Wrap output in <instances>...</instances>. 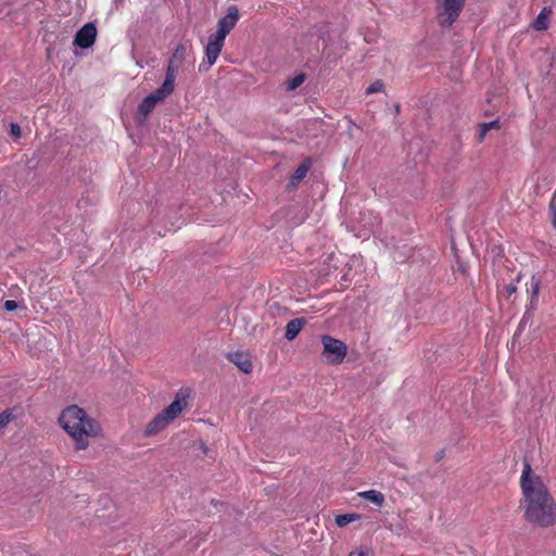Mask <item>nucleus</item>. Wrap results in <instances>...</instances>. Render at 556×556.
Returning a JSON list of instances; mask_svg holds the SVG:
<instances>
[{
    "label": "nucleus",
    "mask_w": 556,
    "mask_h": 556,
    "mask_svg": "<svg viewBox=\"0 0 556 556\" xmlns=\"http://www.w3.org/2000/svg\"><path fill=\"white\" fill-rule=\"evenodd\" d=\"M523 496L529 521L541 527H551L556 523V503L541 477L535 475L527 463H523Z\"/></svg>",
    "instance_id": "obj_1"
},
{
    "label": "nucleus",
    "mask_w": 556,
    "mask_h": 556,
    "mask_svg": "<svg viewBox=\"0 0 556 556\" xmlns=\"http://www.w3.org/2000/svg\"><path fill=\"white\" fill-rule=\"evenodd\" d=\"M59 424L73 439L77 450L87 448L89 440L101 434L100 425L76 405L68 406L61 413Z\"/></svg>",
    "instance_id": "obj_2"
},
{
    "label": "nucleus",
    "mask_w": 556,
    "mask_h": 556,
    "mask_svg": "<svg viewBox=\"0 0 556 556\" xmlns=\"http://www.w3.org/2000/svg\"><path fill=\"white\" fill-rule=\"evenodd\" d=\"M239 20V11L236 5L228 8L226 16L222 17L217 24V31L208 37L205 47V61L199 65L200 71H207L217 61L227 35L233 29Z\"/></svg>",
    "instance_id": "obj_3"
},
{
    "label": "nucleus",
    "mask_w": 556,
    "mask_h": 556,
    "mask_svg": "<svg viewBox=\"0 0 556 556\" xmlns=\"http://www.w3.org/2000/svg\"><path fill=\"white\" fill-rule=\"evenodd\" d=\"M465 0H442L438 10V23L442 27H451L458 18Z\"/></svg>",
    "instance_id": "obj_4"
},
{
    "label": "nucleus",
    "mask_w": 556,
    "mask_h": 556,
    "mask_svg": "<svg viewBox=\"0 0 556 556\" xmlns=\"http://www.w3.org/2000/svg\"><path fill=\"white\" fill-rule=\"evenodd\" d=\"M321 343L324 346L323 354L329 364H340L343 362L346 356L348 349L342 341L330 336H324L321 338Z\"/></svg>",
    "instance_id": "obj_5"
},
{
    "label": "nucleus",
    "mask_w": 556,
    "mask_h": 556,
    "mask_svg": "<svg viewBox=\"0 0 556 556\" xmlns=\"http://www.w3.org/2000/svg\"><path fill=\"white\" fill-rule=\"evenodd\" d=\"M172 93L164 90L163 88L159 87L155 91L147 96L141 103L138 105L137 110V119L139 124H143L150 113L155 109L156 104L167 97H169Z\"/></svg>",
    "instance_id": "obj_6"
},
{
    "label": "nucleus",
    "mask_w": 556,
    "mask_h": 556,
    "mask_svg": "<svg viewBox=\"0 0 556 556\" xmlns=\"http://www.w3.org/2000/svg\"><path fill=\"white\" fill-rule=\"evenodd\" d=\"M97 34L96 25L93 23H87L76 33L74 45L83 49H88L94 43Z\"/></svg>",
    "instance_id": "obj_7"
},
{
    "label": "nucleus",
    "mask_w": 556,
    "mask_h": 556,
    "mask_svg": "<svg viewBox=\"0 0 556 556\" xmlns=\"http://www.w3.org/2000/svg\"><path fill=\"white\" fill-rule=\"evenodd\" d=\"M227 358L244 374H250L253 369L251 356L244 351L230 352L228 353Z\"/></svg>",
    "instance_id": "obj_8"
},
{
    "label": "nucleus",
    "mask_w": 556,
    "mask_h": 556,
    "mask_svg": "<svg viewBox=\"0 0 556 556\" xmlns=\"http://www.w3.org/2000/svg\"><path fill=\"white\" fill-rule=\"evenodd\" d=\"M186 406V396L178 393L175 400L168 406H166L161 413L172 422L182 413Z\"/></svg>",
    "instance_id": "obj_9"
},
{
    "label": "nucleus",
    "mask_w": 556,
    "mask_h": 556,
    "mask_svg": "<svg viewBox=\"0 0 556 556\" xmlns=\"http://www.w3.org/2000/svg\"><path fill=\"white\" fill-rule=\"evenodd\" d=\"M179 66H180L179 62H176L175 60H170L168 63V66L166 68L165 79H164L161 88L168 91L169 93H173L175 90V80H176V76H177Z\"/></svg>",
    "instance_id": "obj_10"
},
{
    "label": "nucleus",
    "mask_w": 556,
    "mask_h": 556,
    "mask_svg": "<svg viewBox=\"0 0 556 556\" xmlns=\"http://www.w3.org/2000/svg\"><path fill=\"white\" fill-rule=\"evenodd\" d=\"M169 422L170 421L162 413H160L147 425L146 434H156L163 429H165L169 425Z\"/></svg>",
    "instance_id": "obj_11"
},
{
    "label": "nucleus",
    "mask_w": 556,
    "mask_h": 556,
    "mask_svg": "<svg viewBox=\"0 0 556 556\" xmlns=\"http://www.w3.org/2000/svg\"><path fill=\"white\" fill-rule=\"evenodd\" d=\"M169 422L170 421L162 413H160L147 425L146 434H156L163 429H165L169 425Z\"/></svg>",
    "instance_id": "obj_12"
},
{
    "label": "nucleus",
    "mask_w": 556,
    "mask_h": 556,
    "mask_svg": "<svg viewBox=\"0 0 556 556\" xmlns=\"http://www.w3.org/2000/svg\"><path fill=\"white\" fill-rule=\"evenodd\" d=\"M552 12L553 10L551 7H544L536 18L533 21L532 27L539 31L546 30L549 25V16Z\"/></svg>",
    "instance_id": "obj_13"
},
{
    "label": "nucleus",
    "mask_w": 556,
    "mask_h": 556,
    "mask_svg": "<svg viewBox=\"0 0 556 556\" xmlns=\"http://www.w3.org/2000/svg\"><path fill=\"white\" fill-rule=\"evenodd\" d=\"M357 496L374 503L378 507H381L384 503V495L377 490L362 491L357 493Z\"/></svg>",
    "instance_id": "obj_14"
},
{
    "label": "nucleus",
    "mask_w": 556,
    "mask_h": 556,
    "mask_svg": "<svg viewBox=\"0 0 556 556\" xmlns=\"http://www.w3.org/2000/svg\"><path fill=\"white\" fill-rule=\"evenodd\" d=\"M303 325H304L303 319L295 318V319L290 320L286 327V333H285L286 339L289 341L293 340L299 334V332L302 330Z\"/></svg>",
    "instance_id": "obj_15"
},
{
    "label": "nucleus",
    "mask_w": 556,
    "mask_h": 556,
    "mask_svg": "<svg viewBox=\"0 0 556 556\" xmlns=\"http://www.w3.org/2000/svg\"><path fill=\"white\" fill-rule=\"evenodd\" d=\"M309 162H303L294 172V174L291 176L290 185L292 187H296L301 180L307 175V172L309 169Z\"/></svg>",
    "instance_id": "obj_16"
},
{
    "label": "nucleus",
    "mask_w": 556,
    "mask_h": 556,
    "mask_svg": "<svg viewBox=\"0 0 556 556\" xmlns=\"http://www.w3.org/2000/svg\"><path fill=\"white\" fill-rule=\"evenodd\" d=\"M359 519V515L357 514H344L338 515L336 517V525L340 528L345 527L346 525L356 521Z\"/></svg>",
    "instance_id": "obj_17"
},
{
    "label": "nucleus",
    "mask_w": 556,
    "mask_h": 556,
    "mask_svg": "<svg viewBox=\"0 0 556 556\" xmlns=\"http://www.w3.org/2000/svg\"><path fill=\"white\" fill-rule=\"evenodd\" d=\"M305 78H306L305 74L301 73V74H298L296 76H294L293 78L289 79L287 81V90L292 91V90L296 89L304 83Z\"/></svg>",
    "instance_id": "obj_18"
},
{
    "label": "nucleus",
    "mask_w": 556,
    "mask_h": 556,
    "mask_svg": "<svg viewBox=\"0 0 556 556\" xmlns=\"http://www.w3.org/2000/svg\"><path fill=\"white\" fill-rule=\"evenodd\" d=\"M384 91V84L382 80H376L374 81L367 89L366 93L371 94L376 92H383Z\"/></svg>",
    "instance_id": "obj_19"
},
{
    "label": "nucleus",
    "mask_w": 556,
    "mask_h": 556,
    "mask_svg": "<svg viewBox=\"0 0 556 556\" xmlns=\"http://www.w3.org/2000/svg\"><path fill=\"white\" fill-rule=\"evenodd\" d=\"M548 216L553 227L556 229V198H553L549 202Z\"/></svg>",
    "instance_id": "obj_20"
},
{
    "label": "nucleus",
    "mask_w": 556,
    "mask_h": 556,
    "mask_svg": "<svg viewBox=\"0 0 556 556\" xmlns=\"http://www.w3.org/2000/svg\"><path fill=\"white\" fill-rule=\"evenodd\" d=\"M13 418V415L9 410H4L0 414V429L4 428Z\"/></svg>",
    "instance_id": "obj_21"
},
{
    "label": "nucleus",
    "mask_w": 556,
    "mask_h": 556,
    "mask_svg": "<svg viewBox=\"0 0 556 556\" xmlns=\"http://www.w3.org/2000/svg\"><path fill=\"white\" fill-rule=\"evenodd\" d=\"M185 48L182 46H178L173 54L172 60H175L176 62L181 63L182 59L185 58Z\"/></svg>",
    "instance_id": "obj_22"
},
{
    "label": "nucleus",
    "mask_w": 556,
    "mask_h": 556,
    "mask_svg": "<svg viewBox=\"0 0 556 556\" xmlns=\"http://www.w3.org/2000/svg\"><path fill=\"white\" fill-rule=\"evenodd\" d=\"M10 134L14 139H20L22 136V129L18 124L11 123L10 124Z\"/></svg>",
    "instance_id": "obj_23"
},
{
    "label": "nucleus",
    "mask_w": 556,
    "mask_h": 556,
    "mask_svg": "<svg viewBox=\"0 0 556 556\" xmlns=\"http://www.w3.org/2000/svg\"><path fill=\"white\" fill-rule=\"evenodd\" d=\"M539 291H540V280H535V278L533 277L532 278V282H531V303L533 302V299L538 296L539 294Z\"/></svg>",
    "instance_id": "obj_24"
},
{
    "label": "nucleus",
    "mask_w": 556,
    "mask_h": 556,
    "mask_svg": "<svg viewBox=\"0 0 556 556\" xmlns=\"http://www.w3.org/2000/svg\"><path fill=\"white\" fill-rule=\"evenodd\" d=\"M490 130H491V129H489V127L486 126V124H485V123L480 124V125H479V132H478V139H479V141L484 140V138H485V136H486L488 131H490Z\"/></svg>",
    "instance_id": "obj_25"
},
{
    "label": "nucleus",
    "mask_w": 556,
    "mask_h": 556,
    "mask_svg": "<svg viewBox=\"0 0 556 556\" xmlns=\"http://www.w3.org/2000/svg\"><path fill=\"white\" fill-rule=\"evenodd\" d=\"M4 309L8 312H13L18 308V303L14 300H7L3 304Z\"/></svg>",
    "instance_id": "obj_26"
},
{
    "label": "nucleus",
    "mask_w": 556,
    "mask_h": 556,
    "mask_svg": "<svg viewBox=\"0 0 556 556\" xmlns=\"http://www.w3.org/2000/svg\"><path fill=\"white\" fill-rule=\"evenodd\" d=\"M489 129H498L500 128V122L498 121H492L489 123H485Z\"/></svg>",
    "instance_id": "obj_27"
},
{
    "label": "nucleus",
    "mask_w": 556,
    "mask_h": 556,
    "mask_svg": "<svg viewBox=\"0 0 556 556\" xmlns=\"http://www.w3.org/2000/svg\"><path fill=\"white\" fill-rule=\"evenodd\" d=\"M349 556H366V555L363 551L357 549V551L351 552Z\"/></svg>",
    "instance_id": "obj_28"
},
{
    "label": "nucleus",
    "mask_w": 556,
    "mask_h": 556,
    "mask_svg": "<svg viewBox=\"0 0 556 556\" xmlns=\"http://www.w3.org/2000/svg\"><path fill=\"white\" fill-rule=\"evenodd\" d=\"M516 341H517V336L515 334L514 338H513V341H511V345L513 346L516 344Z\"/></svg>",
    "instance_id": "obj_29"
},
{
    "label": "nucleus",
    "mask_w": 556,
    "mask_h": 556,
    "mask_svg": "<svg viewBox=\"0 0 556 556\" xmlns=\"http://www.w3.org/2000/svg\"><path fill=\"white\" fill-rule=\"evenodd\" d=\"M510 291H511V292H516V291H517V288H516V287H513Z\"/></svg>",
    "instance_id": "obj_30"
}]
</instances>
